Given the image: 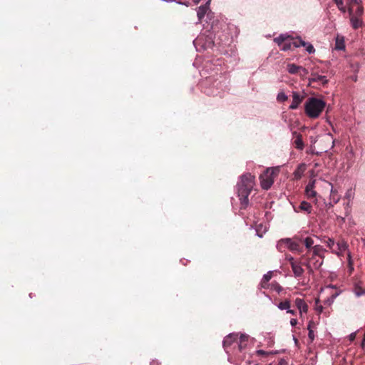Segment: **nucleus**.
I'll return each instance as SVG.
<instances>
[{
    "label": "nucleus",
    "mask_w": 365,
    "mask_h": 365,
    "mask_svg": "<svg viewBox=\"0 0 365 365\" xmlns=\"http://www.w3.org/2000/svg\"><path fill=\"white\" fill-rule=\"evenodd\" d=\"M293 339L294 341V343L297 344V336H295L294 335H293Z\"/></svg>",
    "instance_id": "nucleus-42"
},
{
    "label": "nucleus",
    "mask_w": 365,
    "mask_h": 365,
    "mask_svg": "<svg viewBox=\"0 0 365 365\" xmlns=\"http://www.w3.org/2000/svg\"><path fill=\"white\" fill-rule=\"evenodd\" d=\"M255 176L250 173H246L242 175L241 181L238 186L245 187L248 189H253L255 185Z\"/></svg>",
    "instance_id": "nucleus-9"
},
{
    "label": "nucleus",
    "mask_w": 365,
    "mask_h": 365,
    "mask_svg": "<svg viewBox=\"0 0 365 365\" xmlns=\"http://www.w3.org/2000/svg\"><path fill=\"white\" fill-rule=\"evenodd\" d=\"M277 99L279 102H284L287 100V96L283 92L278 93Z\"/></svg>",
    "instance_id": "nucleus-29"
},
{
    "label": "nucleus",
    "mask_w": 365,
    "mask_h": 365,
    "mask_svg": "<svg viewBox=\"0 0 365 365\" xmlns=\"http://www.w3.org/2000/svg\"><path fill=\"white\" fill-rule=\"evenodd\" d=\"M209 1L207 2L205 5L200 6L197 10V18L200 22H201L202 19L204 18L207 11L209 10Z\"/></svg>",
    "instance_id": "nucleus-15"
},
{
    "label": "nucleus",
    "mask_w": 365,
    "mask_h": 365,
    "mask_svg": "<svg viewBox=\"0 0 365 365\" xmlns=\"http://www.w3.org/2000/svg\"><path fill=\"white\" fill-rule=\"evenodd\" d=\"M337 255H341L343 252L346 251L348 248V245L344 240H340L336 243Z\"/></svg>",
    "instance_id": "nucleus-19"
},
{
    "label": "nucleus",
    "mask_w": 365,
    "mask_h": 365,
    "mask_svg": "<svg viewBox=\"0 0 365 365\" xmlns=\"http://www.w3.org/2000/svg\"><path fill=\"white\" fill-rule=\"evenodd\" d=\"M327 245L329 248H332L334 246V241L329 238L327 241Z\"/></svg>",
    "instance_id": "nucleus-35"
},
{
    "label": "nucleus",
    "mask_w": 365,
    "mask_h": 365,
    "mask_svg": "<svg viewBox=\"0 0 365 365\" xmlns=\"http://www.w3.org/2000/svg\"><path fill=\"white\" fill-rule=\"evenodd\" d=\"M287 259H289L290 262L294 275H297V264L294 258L291 256H287Z\"/></svg>",
    "instance_id": "nucleus-22"
},
{
    "label": "nucleus",
    "mask_w": 365,
    "mask_h": 365,
    "mask_svg": "<svg viewBox=\"0 0 365 365\" xmlns=\"http://www.w3.org/2000/svg\"><path fill=\"white\" fill-rule=\"evenodd\" d=\"M300 210L305 212L307 214H310L312 211V206L307 201H302L299 207Z\"/></svg>",
    "instance_id": "nucleus-18"
},
{
    "label": "nucleus",
    "mask_w": 365,
    "mask_h": 365,
    "mask_svg": "<svg viewBox=\"0 0 365 365\" xmlns=\"http://www.w3.org/2000/svg\"><path fill=\"white\" fill-rule=\"evenodd\" d=\"M339 295V293H335L331 295L332 301Z\"/></svg>",
    "instance_id": "nucleus-40"
},
{
    "label": "nucleus",
    "mask_w": 365,
    "mask_h": 365,
    "mask_svg": "<svg viewBox=\"0 0 365 365\" xmlns=\"http://www.w3.org/2000/svg\"><path fill=\"white\" fill-rule=\"evenodd\" d=\"M346 196H347L348 197H350V194H349V192H347V193H346Z\"/></svg>",
    "instance_id": "nucleus-48"
},
{
    "label": "nucleus",
    "mask_w": 365,
    "mask_h": 365,
    "mask_svg": "<svg viewBox=\"0 0 365 365\" xmlns=\"http://www.w3.org/2000/svg\"><path fill=\"white\" fill-rule=\"evenodd\" d=\"M319 310L320 312H322V307L319 308Z\"/></svg>",
    "instance_id": "nucleus-51"
},
{
    "label": "nucleus",
    "mask_w": 365,
    "mask_h": 365,
    "mask_svg": "<svg viewBox=\"0 0 365 365\" xmlns=\"http://www.w3.org/2000/svg\"><path fill=\"white\" fill-rule=\"evenodd\" d=\"M303 243L305 245L306 248H307V249L313 248L314 254H317L319 250H320V247L318 245L313 247L314 240L312 237H306L303 240Z\"/></svg>",
    "instance_id": "nucleus-12"
},
{
    "label": "nucleus",
    "mask_w": 365,
    "mask_h": 365,
    "mask_svg": "<svg viewBox=\"0 0 365 365\" xmlns=\"http://www.w3.org/2000/svg\"><path fill=\"white\" fill-rule=\"evenodd\" d=\"M250 336L245 334L238 333L237 350L240 354L246 353V350L249 344Z\"/></svg>",
    "instance_id": "nucleus-8"
},
{
    "label": "nucleus",
    "mask_w": 365,
    "mask_h": 365,
    "mask_svg": "<svg viewBox=\"0 0 365 365\" xmlns=\"http://www.w3.org/2000/svg\"><path fill=\"white\" fill-rule=\"evenodd\" d=\"M318 153H325L332 148L334 145V139L330 133H326L316 140Z\"/></svg>",
    "instance_id": "nucleus-3"
},
{
    "label": "nucleus",
    "mask_w": 365,
    "mask_h": 365,
    "mask_svg": "<svg viewBox=\"0 0 365 365\" xmlns=\"http://www.w3.org/2000/svg\"><path fill=\"white\" fill-rule=\"evenodd\" d=\"M319 310L320 312H322V307L319 308Z\"/></svg>",
    "instance_id": "nucleus-50"
},
{
    "label": "nucleus",
    "mask_w": 365,
    "mask_h": 365,
    "mask_svg": "<svg viewBox=\"0 0 365 365\" xmlns=\"http://www.w3.org/2000/svg\"><path fill=\"white\" fill-rule=\"evenodd\" d=\"M354 11L355 12L354 14V16H357V17H359L360 16L362 15L363 14V11H364V9H363V6L360 4L359 5H356L355 7H354Z\"/></svg>",
    "instance_id": "nucleus-23"
},
{
    "label": "nucleus",
    "mask_w": 365,
    "mask_h": 365,
    "mask_svg": "<svg viewBox=\"0 0 365 365\" xmlns=\"http://www.w3.org/2000/svg\"><path fill=\"white\" fill-rule=\"evenodd\" d=\"M338 9L343 13L346 12V8L344 6L343 0H334Z\"/></svg>",
    "instance_id": "nucleus-25"
},
{
    "label": "nucleus",
    "mask_w": 365,
    "mask_h": 365,
    "mask_svg": "<svg viewBox=\"0 0 365 365\" xmlns=\"http://www.w3.org/2000/svg\"><path fill=\"white\" fill-rule=\"evenodd\" d=\"M290 322L292 326H295V324H297V319H292Z\"/></svg>",
    "instance_id": "nucleus-39"
},
{
    "label": "nucleus",
    "mask_w": 365,
    "mask_h": 365,
    "mask_svg": "<svg viewBox=\"0 0 365 365\" xmlns=\"http://www.w3.org/2000/svg\"><path fill=\"white\" fill-rule=\"evenodd\" d=\"M293 145L297 148V138H293Z\"/></svg>",
    "instance_id": "nucleus-41"
},
{
    "label": "nucleus",
    "mask_w": 365,
    "mask_h": 365,
    "mask_svg": "<svg viewBox=\"0 0 365 365\" xmlns=\"http://www.w3.org/2000/svg\"><path fill=\"white\" fill-rule=\"evenodd\" d=\"M252 189H248L245 187L238 186V197L240 200V209H245L249 204L248 197Z\"/></svg>",
    "instance_id": "nucleus-7"
},
{
    "label": "nucleus",
    "mask_w": 365,
    "mask_h": 365,
    "mask_svg": "<svg viewBox=\"0 0 365 365\" xmlns=\"http://www.w3.org/2000/svg\"><path fill=\"white\" fill-rule=\"evenodd\" d=\"M292 98H293V101H292V104L289 106V108L292 109H295V108H297V92H295V91L292 92Z\"/></svg>",
    "instance_id": "nucleus-27"
},
{
    "label": "nucleus",
    "mask_w": 365,
    "mask_h": 365,
    "mask_svg": "<svg viewBox=\"0 0 365 365\" xmlns=\"http://www.w3.org/2000/svg\"><path fill=\"white\" fill-rule=\"evenodd\" d=\"M298 150H302L304 148V143L301 138V136L298 135Z\"/></svg>",
    "instance_id": "nucleus-34"
},
{
    "label": "nucleus",
    "mask_w": 365,
    "mask_h": 365,
    "mask_svg": "<svg viewBox=\"0 0 365 365\" xmlns=\"http://www.w3.org/2000/svg\"><path fill=\"white\" fill-rule=\"evenodd\" d=\"M193 1H194L195 4H198V3L200 1V0H193Z\"/></svg>",
    "instance_id": "nucleus-45"
},
{
    "label": "nucleus",
    "mask_w": 365,
    "mask_h": 365,
    "mask_svg": "<svg viewBox=\"0 0 365 365\" xmlns=\"http://www.w3.org/2000/svg\"><path fill=\"white\" fill-rule=\"evenodd\" d=\"M232 348H235L233 351H231V354L237 355L240 358H242V356L240 355L239 351L237 350V344H233Z\"/></svg>",
    "instance_id": "nucleus-32"
},
{
    "label": "nucleus",
    "mask_w": 365,
    "mask_h": 365,
    "mask_svg": "<svg viewBox=\"0 0 365 365\" xmlns=\"http://www.w3.org/2000/svg\"><path fill=\"white\" fill-rule=\"evenodd\" d=\"M309 83L318 82L320 84L324 85L327 83V79L326 76H324L318 75V74L314 73V74H312L311 77L309 78Z\"/></svg>",
    "instance_id": "nucleus-13"
},
{
    "label": "nucleus",
    "mask_w": 365,
    "mask_h": 365,
    "mask_svg": "<svg viewBox=\"0 0 365 365\" xmlns=\"http://www.w3.org/2000/svg\"><path fill=\"white\" fill-rule=\"evenodd\" d=\"M293 175H294V177H297V170H295L293 172Z\"/></svg>",
    "instance_id": "nucleus-44"
},
{
    "label": "nucleus",
    "mask_w": 365,
    "mask_h": 365,
    "mask_svg": "<svg viewBox=\"0 0 365 365\" xmlns=\"http://www.w3.org/2000/svg\"><path fill=\"white\" fill-rule=\"evenodd\" d=\"M274 41L280 46L282 50L285 51L292 49L293 47H297V43L289 36L280 35L275 38Z\"/></svg>",
    "instance_id": "nucleus-4"
},
{
    "label": "nucleus",
    "mask_w": 365,
    "mask_h": 365,
    "mask_svg": "<svg viewBox=\"0 0 365 365\" xmlns=\"http://www.w3.org/2000/svg\"><path fill=\"white\" fill-rule=\"evenodd\" d=\"M288 71L290 73H297V66L295 64L288 65Z\"/></svg>",
    "instance_id": "nucleus-31"
},
{
    "label": "nucleus",
    "mask_w": 365,
    "mask_h": 365,
    "mask_svg": "<svg viewBox=\"0 0 365 365\" xmlns=\"http://www.w3.org/2000/svg\"><path fill=\"white\" fill-rule=\"evenodd\" d=\"M272 274H273L272 272H268L267 274H265L263 276V278H262V279L261 281V283H260V285H261L262 288H264V289L269 288V284L268 282L272 279Z\"/></svg>",
    "instance_id": "nucleus-16"
},
{
    "label": "nucleus",
    "mask_w": 365,
    "mask_h": 365,
    "mask_svg": "<svg viewBox=\"0 0 365 365\" xmlns=\"http://www.w3.org/2000/svg\"><path fill=\"white\" fill-rule=\"evenodd\" d=\"M307 329L309 330V338L310 339V341H312L314 339V331L312 330V323L309 322Z\"/></svg>",
    "instance_id": "nucleus-26"
},
{
    "label": "nucleus",
    "mask_w": 365,
    "mask_h": 365,
    "mask_svg": "<svg viewBox=\"0 0 365 365\" xmlns=\"http://www.w3.org/2000/svg\"><path fill=\"white\" fill-rule=\"evenodd\" d=\"M361 3V0H348V4H349V15H352V13L354 12V7L356 5H359Z\"/></svg>",
    "instance_id": "nucleus-20"
},
{
    "label": "nucleus",
    "mask_w": 365,
    "mask_h": 365,
    "mask_svg": "<svg viewBox=\"0 0 365 365\" xmlns=\"http://www.w3.org/2000/svg\"><path fill=\"white\" fill-rule=\"evenodd\" d=\"M348 258H349V261L350 262L351 260V255H350V253L348 254Z\"/></svg>",
    "instance_id": "nucleus-46"
},
{
    "label": "nucleus",
    "mask_w": 365,
    "mask_h": 365,
    "mask_svg": "<svg viewBox=\"0 0 365 365\" xmlns=\"http://www.w3.org/2000/svg\"><path fill=\"white\" fill-rule=\"evenodd\" d=\"M279 173V168L278 167L267 168L259 176L262 187L264 190H269L272 185L274 178L278 175Z\"/></svg>",
    "instance_id": "nucleus-2"
},
{
    "label": "nucleus",
    "mask_w": 365,
    "mask_h": 365,
    "mask_svg": "<svg viewBox=\"0 0 365 365\" xmlns=\"http://www.w3.org/2000/svg\"><path fill=\"white\" fill-rule=\"evenodd\" d=\"M278 307L281 309H287L290 307V304L289 301H284L281 302Z\"/></svg>",
    "instance_id": "nucleus-28"
},
{
    "label": "nucleus",
    "mask_w": 365,
    "mask_h": 365,
    "mask_svg": "<svg viewBox=\"0 0 365 365\" xmlns=\"http://www.w3.org/2000/svg\"><path fill=\"white\" fill-rule=\"evenodd\" d=\"M292 134H293V135H296V134H297V131L293 130V131H292Z\"/></svg>",
    "instance_id": "nucleus-47"
},
{
    "label": "nucleus",
    "mask_w": 365,
    "mask_h": 365,
    "mask_svg": "<svg viewBox=\"0 0 365 365\" xmlns=\"http://www.w3.org/2000/svg\"><path fill=\"white\" fill-rule=\"evenodd\" d=\"M238 333H232L225 337L223 340V348L227 354H231V351L235 349L233 344H237Z\"/></svg>",
    "instance_id": "nucleus-5"
},
{
    "label": "nucleus",
    "mask_w": 365,
    "mask_h": 365,
    "mask_svg": "<svg viewBox=\"0 0 365 365\" xmlns=\"http://www.w3.org/2000/svg\"><path fill=\"white\" fill-rule=\"evenodd\" d=\"M257 354L259 356V355H267V352H265L263 350H258V351H257Z\"/></svg>",
    "instance_id": "nucleus-36"
},
{
    "label": "nucleus",
    "mask_w": 365,
    "mask_h": 365,
    "mask_svg": "<svg viewBox=\"0 0 365 365\" xmlns=\"http://www.w3.org/2000/svg\"><path fill=\"white\" fill-rule=\"evenodd\" d=\"M151 365H155V364L151 363Z\"/></svg>",
    "instance_id": "nucleus-54"
},
{
    "label": "nucleus",
    "mask_w": 365,
    "mask_h": 365,
    "mask_svg": "<svg viewBox=\"0 0 365 365\" xmlns=\"http://www.w3.org/2000/svg\"><path fill=\"white\" fill-rule=\"evenodd\" d=\"M314 183L315 180H311L306 186L305 194L309 199L314 198L317 195V192L314 190Z\"/></svg>",
    "instance_id": "nucleus-10"
},
{
    "label": "nucleus",
    "mask_w": 365,
    "mask_h": 365,
    "mask_svg": "<svg viewBox=\"0 0 365 365\" xmlns=\"http://www.w3.org/2000/svg\"><path fill=\"white\" fill-rule=\"evenodd\" d=\"M302 46L309 54H312L315 52V48L313 45L309 42H306L298 36V48Z\"/></svg>",
    "instance_id": "nucleus-11"
},
{
    "label": "nucleus",
    "mask_w": 365,
    "mask_h": 365,
    "mask_svg": "<svg viewBox=\"0 0 365 365\" xmlns=\"http://www.w3.org/2000/svg\"><path fill=\"white\" fill-rule=\"evenodd\" d=\"M288 312H291V313H292V314L294 313V312H293V311H292V310L288 311Z\"/></svg>",
    "instance_id": "nucleus-49"
},
{
    "label": "nucleus",
    "mask_w": 365,
    "mask_h": 365,
    "mask_svg": "<svg viewBox=\"0 0 365 365\" xmlns=\"http://www.w3.org/2000/svg\"><path fill=\"white\" fill-rule=\"evenodd\" d=\"M302 271H303V269L301 267H298V269H297V272H298V284L299 283V281H300V279L299 278V277L300 273Z\"/></svg>",
    "instance_id": "nucleus-37"
},
{
    "label": "nucleus",
    "mask_w": 365,
    "mask_h": 365,
    "mask_svg": "<svg viewBox=\"0 0 365 365\" xmlns=\"http://www.w3.org/2000/svg\"><path fill=\"white\" fill-rule=\"evenodd\" d=\"M361 346V347L365 346V341H364V340L362 341Z\"/></svg>",
    "instance_id": "nucleus-43"
},
{
    "label": "nucleus",
    "mask_w": 365,
    "mask_h": 365,
    "mask_svg": "<svg viewBox=\"0 0 365 365\" xmlns=\"http://www.w3.org/2000/svg\"><path fill=\"white\" fill-rule=\"evenodd\" d=\"M355 336H356V334L355 333L351 334L350 336H349L350 340L353 341L355 339Z\"/></svg>",
    "instance_id": "nucleus-38"
},
{
    "label": "nucleus",
    "mask_w": 365,
    "mask_h": 365,
    "mask_svg": "<svg viewBox=\"0 0 365 365\" xmlns=\"http://www.w3.org/2000/svg\"><path fill=\"white\" fill-rule=\"evenodd\" d=\"M308 74V71L306 68L298 66V76L305 77Z\"/></svg>",
    "instance_id": "nucleus-30"
},
{
    "label": "nucleus",
    "mask_w": 365,
    "mask_h": 365,
    "mask_svg": "<svg viewBox=\"0 0 365 365\" xmlns=\"http://www.w3.org/2000/svg\"><path fill=\"white\" fill-rule=\"evenodd\" d=\"M269 288H270V289H272V290L277 292V293H279L282 289V287H280V285L277 282L270 283L269 284Z\"/></svg>",
    "instance_id": "nucleus-24"
},
{
    "label": "nucleus",
    "mask_w": 365,
    "mask_h": 365,
    "mask_svg": "<svg viewBox=\"0 0 365 365\" xmlns=\"http://www.w3.org/2000/svg\"><path fill=\"white\" fill-rule=\"evenodd\" d=\"M336 195V191L334 190L331 188V196L332 197V199H333V200L334 201L335 203H336L339 201V197H335Z\"/></svg>",
    "instance_id": "nucleus-33"
},
{
    "label": "nucleus",
    "mask_w": 365,
    "mask_h": 365,
    "mask_svg": "<svg viewBox=\"0 0 365 365\" xmlns=\"http://www.w3.org/2000/svg\"><path fill=\"white\" fill-rule=\"evenodd\" d=\"M364 341H365V332H364Z\"/></svg>",
    "instance_id": "nucleus-52"
},
{
    "label": "nucleus",
    "mask_w": 365,
    "mask_h": 365,
    "mask_svg": "<svg viewBox=\"0 0 365 365\" xmlns=\"http://www.w3.org/2000/svg\"><path fill=\"white\" fill-rule=\"evenodd\" d=\"M335 49L343 51L345 49L344 38L343 36L337 35L335 38Z\"/></svg>",
    "instance_id": "nucleus-14"
},
{
    "label": "nucleus",
    "mask_w": 365,
    "mask_h": 365,
    "mask_svg": "<svg viewBox=\"0 0 365 365\" xmlns=\"http://www.w3.org/2000/svg\"><path fill=\"white\" fill-rule=\"evenodd\" d=\"M277 247L280 252H284L287 249L294 252L297 250V242L291 238L281 239L278 241Z\"/></svg>",
    "instance_id": "nucleus-6"
},
{
    "label": "nucleus",
    "mask_w": 365,
    "mask_h": 365,
    "mask_svg": "<svg viewBox=\"0 0 365 365\" xmlns=\"http://www.w3.org/2000/svg\"><path fill=\"white\" fill-rule=\"evenodd\" d=\"M308 307L307 305L303 302V300L298 299V309L299 310L300 313L307 312Z\"/></svg>",
    "instance_id": "nucleus-21"
},
{
    "label": "nucleus",
    "mask_w": 365,
    "mask_h": 365,
    "mask_svg": "<svg viewBox=\"0 0 365 365\" xmlns=\"http://www.w3.org/2000/svg\"><path fill=\"white\" fill-rule=\"evenodd\" d=\"M350 21L352 27L355 29L361 27L362 25L361 20L359 19V17L354 16V12L352 13V15H350Z\"/></svg>",
    "instance_id": "nucleus-17"
},
{
    "label": "nucleus",
    "mask_w": 365,
    "mask_h": 365,
    "mask_svg": "<svg viewBox=\"0 0 365 365\" xmlns=\"http://www.w3.org/2000/svg\"><path fill=\"white\" fill-rule=\"evenodd\" d=\"M326 103L321 98H309L305 103V111L307 116L311 118H317L323 111Z\"/></svg>",
    "instance_id": "nucleus-1"
},
{
    "label": "nucleus",
    "mask_w": 365,
    "mask_h": 365,
    "mask_svg": "<svg viewBox=\"0 0 365 365\" xmlns=\"http://www.w3.org/2000/svg\"><path fill=\"white\" fill-rule=\"evenodd\" d=\"M151 365H155V364L151 363Z\"/></svg>",
    "instance_id": "nucleus-53"
}]
</instances>
